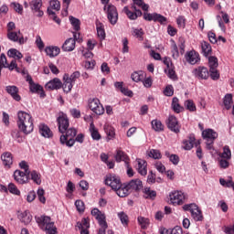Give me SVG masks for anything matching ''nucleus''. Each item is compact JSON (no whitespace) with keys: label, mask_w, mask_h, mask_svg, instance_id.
I'll list each match as a JSON object with an SVG mask.
<instances>
[{"label":"nucleus","mask_w":234,"mask_h":234,"mask_svg":"<svg viewBox=\"0 0 234 234\" xmlns=\"http://www.w3.org/2000/svg\"><path fill=\"white\" fill-rule=\"evenodd\" d=\"M17 127L24 134H30L34 131V119L27 112H17Z\"/></svg>","instance_id":"obj_1"},{"label":"nucleus","mask_w":234,"mask_h":234,"mask_svg":"<svg viewBox=\"0 0 234 234\" xmlns=\"http://www.w3.org/2000/svg\"><path fill=\"white\" fill-rule=\"evenodd\" d=\"M143 193L144 197L148 200H154V198H156V191L151 189V187H144Z\"/></svg>","instance_id":"obj_32"},{"label":"nucleus","mask_w":234,"mask_h":234,"mask_svg":"<svg viewBox=\"0 0 234 234\" xmlns=\"http://www.w3.org/2000/svg\"><path fill=\"white\" fill-rule=\"evenodd\" d=\"M29 90L34 94H39L40 98H45V96H47L45 90H43V86L36 84L35 82L29 86Z\"/></svg>","instance_id":"obj_27"},{"label":"nucleus","mask_w":234,"mask_h":234,"mask_svg":"<svg viewBox=\"0 0 234 234\" xmlns=\"http://www.w3.org/2000/svg\"><path fill=\"white\" fill-rule=\"evenodd\" d=\"M131 78L133 81H135V83H138V81H144L145 79V74L144 71H135L131 75Z\"/></svg>","instance_id":"obj_40"},{"label":"nucleus","mask_w":234,"mask_h":234,"mask_svg":"<svg viewBox=\"0 0 234 234\" xmlns=\"http://www.w3.org/2000/svg\"><path fill=\"white\" fill-rule=\"evenodd\" d=\"M29 6L34 13H37V17H43V11L41 6H43V2L41 0H33L30 2Z\"/></svg>","instance_id":"obj_18"},{"label":"nucleus","mask_w":234,"mask_h":234,"mask_svg":"<svg viewBox=\"0 0 234 234\" xmlns=\"http://www.w3.org/2000/svg\"><path fill=\"white\" fill-rule=\"evenodd\" d=\"M116 162H124L127 164V160H129V157L123 151L118 150L117 154L115 155Z\"/></svg>","instance_id":"obj_43"},{"label":"nucleus","mask_w":234,"mask_h":234,"mask_svg":"<svg viewBox=\"0 0 234 234\" xmlns=\"http://www.w3.org/2000/svg\"><path fill=\"white\" fill-rule=\"evenodd\" d=\"M29 176L31 177V180L34 182V184H37V186H41V174L38 173L36 170H33L29 173Z\"/></svg>","instance_id":"obj_35"},{"label":"nucleus","mask_w":234,"mask_h":234,"mask_svg":"<svg viewBox=\"0 0 234 234\" xmlns=\"http://www.w3.org/2000/svg\"><path fill=\"white\" fill-rule=\"evenodd\" d=\"M4 69H8L9 70H14V69H17V61L16 59H13L10 64H8L5 57V61H4Z\"/></svg>","instance_id":"obj_51"},{"label":"nucleus","mask_w":234,"mask_h":234,"mask_svg":"<svg viewBox=\"0 0 234 234\" xmlns=\"http://www.w3.org/2000/svg\"><path fill=\"white\" fill-rule=\"evenodd\" d=\"M201 48L205 58H207V56H210L212 49H211V45L209 43L206 41L201 42Z\"/></svg>","instance_id":"obj_39"},{"label":"nucleus","mask_w":234,"mask_h":234,"mask_svg":"<svg viewBox=\"0 0 234 234\" xmlns=\"http://www.w3.org/2000/svg\"><path fill=\"white\" fill-rule=\"evenodd\" d=\"M171 107L174 112H176V114H180V112H184V106L180 105V101L176 97H174L172 99Z\"/></svg>","instance_id":"obj_30"},{"label":"nucleus","mask_w":234,"mask_h":234,"mask_svg":"<svg viewBox=\"0 0 234 234\" xmlns=\"http://www.w3.org/2000/svg\"><path fill=\"white\" fill-rule=\"evenodd\" d=\"M66 134L60 136V144L65 145V141L69 138H74L78 134V131L75 128H69L66 130Z\"/></svg>","instance_id":"obj_25"},{"label":"nucleus","mask_w":234,"mask_h":234,"mask_svg":"<svg viewBox=\"0 0 234 234\" xmlns=\"http://www.w3.org/2000/svg\"><path fill=\"white\" fill-rule=\"evenodd\" d=\"M186 110L189 111V112H197V105H195V102L193 100H186L184 103Z\"/></svg>","instance_id":"obj_45"},{"label":"nucleus","mask_w":234,"mask_h":234,"mask_svg":"<svg viewBox=\"0 0 234 234\" xmlns=\"http://www.w3.org/2000/svg\"><path fill=\"white\" fill-rule=\"evenodd\" d=\"M202 137L206 140L207 149L210 151L212 156H215V154H217L218 152L217 150H215V147H213V144H215V140L218 138V133H217L215 130L208 128L203 130Z\"/></svg>","instance_id":"obj_3"},{"label":"nucleus","mask_w":234,"mask_h":234,"mask_svg":"<svg viewBox=\"0 0 234 234\" xmlns=\"http://www.w3.org/2000/svg\"><path fill=\"white\" fill-rule=\"evenodd\" d=\"M165 156L169 158L170 162H172L174 165H178L180 163V157L177 154H170L169 152H165Z\"/></svg>","instance_id":"obj_50"},{"label":"nucleus","mask_w":234,"mask_h":234,"mask_svg":"<svg viewBox=\"0 0 234 234\" xmlns=\"http://www.w3.org/2000/svg\"><path fill=\"white\" fill-rule=\"evenodd\" d=\"M69 21H70V24L72 25L74 30H76L78 32V30H80V25H81V23L80 22V19H78L74 16H69Z\"/></svg>","instance_id":"obj_54"},{"label":"nucleus","mask_w":234,"mask_h":234,"mask_svg":"<svg viewBox=\"0 0 234 234\" xmlns=\"http://www.w3.org/2000/svg\"><path fill=\"white\" fill-rule=\"evenodd\" d=\"M138 222L141 225L142 229H147V228H149V218L138 217Z\"/></svg>","instance_id":"obj_55"},{"label":"nucleus","mask_w":234,"mask_h":234,"mask_svg":"<svg viewBox=\"0 0 234 234\" xmlns=\"http://www.w3.org/2000/svg\"><path fill=\"white\" fill-rule=\"evenodd\" d=\"M90 133L92 140H101V135L98 132V129H96V126H94V122H90Z\"/></svg>","instance_id":"obj_33"},{"label":"nucleus","mask_w":234,"mask_h":234,"mask_svg":"<svg viewBox=\"0 0 234 234\" xmlns=\"http://www.w3.org/2000/svg\"><path fill=\"white\" fill-rule=\"evenodd\" d=\"M114 191L116 195H118V197H120L121 198H125V197H129V195L131 194V190L127 184L122 185L121 183V186H119V188L115 189Z\"/></svg>","instance_id":"obj_22"},{"label":"nucleus","mask_w":234,"mask_h":234,"mask_svg":"<svg viewBox=\"0 0 234 234\" xmlns=\"http://www.w3.org/2000/svg\"><path fill=\"white\" fill-rule=\"evenodd\" d=\"M148 156L154 158V160H160V158H162V154L160 153V150L152 149L148 152Z\"/></svg>","instance_id":"obj_49"},{"label":"nucleus","mask_w":234,"mask_h":234,"mask_svg":"<svg viewBox=\"0 0 234 234\" xmlns=\"http://www.w3.org/2000/svg\"><path fill=\"white\" fill-rule=\"evenodd\" d=\"M74 48H76V40L72 37L66 39L62 45V50H64V52H72Z\"/></svg>","instance_id":"obj_26"},{"label":"nucleus","mask_w":234,"mask_h":234,"mask_svg":"<svg viewBox=\"0 0 234 234\" xmlns=\"http://www.w3.org/2000/svg\"><path fill=\"white\" fill-rule=\"evenodd\" d=\"M170 202L174 204V206H182L184 204V200H186V195L182 191H174L170 193Z\"/></svg>","instance_id":"obj_9"},{"label":"nucleus","mask_w":234,"mask_h":234,"mask_svg":"<svg viewBox=\"0 0 234 234\" xmlns=\"http://www.w3.org/2000/svg\"><path fill=\"white\" fill-rule=\"evenodd\" d=\"M171 52L174 59H178L180 53L178 52V46H176L175 40H171Z\"/></svg>","instance_id":"obj_44"},{"label":"nucleus","mask_w":234,"mask_h":234,"mask_svg":"<svg viewBox=\"0 0 234 234\" xmlns=\"http://www.w3.org/2000/svg\"><path fill=\"white\" fill-rule=\"evenodd\" d=\"M79 229H89L90 228V224L89 223V219L83 218L80 223H78Z\"/></svg>","instance_id":"obj_56"},{"label":"nucleus","mask_w":234,"mask_h":234,"mask_svg":"<svg viewBox=\"0 0 234 234\" xmlns=\"http://www.w3.org/2000/svg\"><path fill=\"white\" fill-rule=\"evenodd\" d=\"M165 72L170 80H173L174 81H176V80H178V77H176V72L173 68H168L167 69H165Z\"/></svg>","instance_id":"obj_52"},{"label":"nucleus","mask_w":234,"mask_h":234,"mask_svg":"<svg viewBox=\"0 0 234 234\" xmlns=\"http://www.w3.org/2000/svg\"><path fill=\"white\" fill-rule=\"evenodd\" d=\"M156 16L157 13H144V19H145V21H155L156 22Z\"/></svg>","instance_id":"obj_60"},{"label":"nucleus","mask_w":234,"mask_h":234,"mask_svg":"<svg viewBox=\"0 0 234 234\" xmlns=\"http://www.w3.org/2000/svg\"><path fill=\"white\" fill-rule=\"evenodd\" d=\"M128 188L131 191H140V189H143L144 184L142 183V180L140 179H132L128 184Z\"/></svg>","instance_id":"obj_23"},{"label":"nucleus","mask_w":234,"mask_h":234,"mask_svg":"<svg viewBox=\"0 0 234 234\" xmlns=\"http://www.w3.org/2000/svg\"><path fill=\"white\" fill-rule=\"evenodd\" d=\"M89 108L90 111H92V112L98 114L99 116H101V114L105 112V108H103V105H101V102H100V99L98 98L90 100Z\"/></svg>","instance_id":"obj_8"},{"label":"nucleus","mask_w":234,"mask_h":234,"mask_svg":"<svg viewBox=\"0 0 234 234\" xmlns=\"http://www.w3.org/2000/svg\"><path fill=\"white\" fill-rule=\"evenodd\" d=\"M219 158L231 160V150L229 149V146L226 145L223 147V153L219 154Z\"/></svg>","instance_id":"obj_42"},{"label":"nucleus","mask_w":234,"mask_h":234,"mask_svg":"<svg viewBox=\"0 0 234 234\" xmlns=\"http://www.w3.org/2000/svg\"><path fill=\"white\" fill-rule=\"evenodd\" d=\"M91 215L92 217H95L96 220H98L99 223L105 221V214L100 211V209L98 208H93L91 210Z\"/></svg>","instance_id":"obj_34"},{"label":"nucleus","mask_w":234,"mask_h":234,"mask_svg":"<svg viewBox=\"0 0 234 234\" xmlns=\"http://www.w3.org/2000/svg\"><path fill=\"white\" fill-rule=\"evenodd\" d=\"M61 87L64 92H66L67 94H69V92H70V90H72V88L74 87V83L70 80V75H69L68 73L64 74L63 76V82Z\"/></svg>","instance_id":"obj_19"},{"label":"nucleus","mask_w":234,"mask_h":234,"mask_svg":"<svg viewBox=\"0 0 234 234\" xmlns=\"http://www.w3.org/2000/svg\"><path fill=\"white\" fill-rule=\"evenodd\" d=\"M35 43L39 50H43L45 48V43L43 42V39H41V37L39 35L36 37Z\"/></svg>","instance_id":"obj_62"},{"label":"nucleus","mask_w":234,"mask_h":234,"mask_svg":"<svg viewBox=\"0 0 234 234\" xmlns=\"http://www.w3.org/2000/svg\"><path fill=\"white\" fill-rule=\"evenodd\" d=\"M104 182L105 185L109 186L113 191L122 186V180L120 179V176L112 174L106 176Z\"/></svg>","instance_id":"obj_6"},{"label":"nucleus","mask_w":234,"mask_h":234,"mask_svg":"<svg viewBox=\"0 0 234 234\" xmlns=\"http://www.w3.org/2000/svg\"><path fill=\"white\" fill-rule=\"evenodd\" d=\"M57 122H58L59 133H61V134H65L69 125V118L62 113L60 116L58 117Z\"/></svg>","instance_id":"obj_14"},{"label":"nucleus","mask_w":234,"mask_h":234,"mask_svg":"<svg viewBox=\"0 0 234 234\" xmlns=\"http://www.w3.org/2000/svg\"><path fill=\"white\" fill-rule=\"evenodd\" d=\"M132 11L129 10V7L124 6L122 12L126 14L127 17H129L132 21L138 19V17H142V10L136 8V5L131 6Z\"/></svg>","instance_id":"obj_10"},{"label":"nucleus","mask_w":234,"mask_h":234,"mask_svg":"<svg viewBox=\"0 0 234 234\" xmlns=\"http://www.w3.org/2000/svg\"><path fill=\"white\" fill-rule=\"evenodd\" d=\"M195 144V137H189V140L183 141V149L185 151H191L193 145Z\"/></svg>","instance_id":"obj_41"},{"label":"nucleus","mask_w":234,"mask_h":234,"mask_svg":"<svg viewBox=\"0 0 234 234\" xmlns=\"http://www.w3.org/2000/svg\"><path fill=\"white\" fill-rule=\"evenodd\" d=\"M104 131L107 135V138H106L107 142H109L111 140H114V138L116 136V132L114 130V127L109 126V125H104Z\"/></svg>","instance_id":"obj_31"},{"label":"nucleus","mask_w":234,"mask_h":234,"mask_svg":"<svg viewBox=\"0 0 234 234\" xmlns=\"http://www.w3.org/2000/svg\"><path fill=\"white\" fill-rule=\"evenodd\" d=\"M7 38L9 41H13V43H19V45H24L25 43V37H23V34H21V30L17 31H10L7 33Z\"/></svg>","instance_id":"obj_15"},{"label":"nucleus","mask_w":234,"mask_h":234,"mask_svg":"<svg viewBox=\"0 0 234 234\" xmlns=\"http://www.w3.org/2000/svg\"><path fill=\"white\" fill-rule=\"evenodd\" d=\"M118 218H120L122 226H127L129 224V216L123 211L117 214Z\"/></svg>","instance_id":"obj_48"},{"label":"nucleus","mask_w":234,"mask_h":234,"mask_svg":"<svg viewBox=\"0 0 234 234\" xmlns=\"http://www.w3.org/2000/svg\"><path fill=\"white\" fill-rule=\"evenodd\" d=\"M219 184H221L225 187H232V189H234V182L233 181H226L224 178H220Z\"/></svg>","instance_id":"obj_64"},{"label":"nucleus","mask_w":234,"mask_h":234,"mask_svg":"<svg viewBox=\"0 0 234 234\" xmlns=\"http://www.w3.org/2000/svg\"><path fill=\"white\" fill-rule=\"evenodd\" d=\"M36 222L38 225V228L42 231H46V234H58V228L54 226V222L48 216H40L36 217Z\"/></svg>","instance_id":"obj_2"},{"label":"nucleus","mask_w":234,"mask_h":234,"mask_svg":"<svg viewBox=\"0 0 234 234\" xmlns=\"http://www.w3.org/2000/svg\"><path fill=\"white\" fill-rule=\"evenodd\" d=\"M50 8L53 10L59 11L61 10V4L59 3L58 0H50L49 2Z\"/></svg>","instance_id":"obj_57"},{"label":"nucleus","mask_w":234,"mask_h":234,"mask_svg":"<svg viewBox=\"0 0 234 234\" xmlns=\"http://www.w3.org/2000/svg\"><path fill=\"white\" fill-rule=\"evenodd\" d=\"M104 10H107V17L111 25L118 23V10L113 5H104Z\"/></svg>","instance_id":"obj_7"},{"label":"nucleus","mask_w":234,"mask_h":234,"mask_svg":"<svg viewBox=\"0 0 234 234\" xmlns=\"http://www.w3.org/2000/svg\"><path fill=\"white\" fill-rule=\"evenodd\" d=\"M5 91L7 92V94H10L11 98H13L15 101H21V95H19V88H17V86H6Z\"/></svg>","instance_id":"obj_17"},{"label":"nucleus","mask_w":234,"mask_h":234,"mask_svg":"<svg viewBox=\"0 0 234 234\" xmlns=\"http://www.w3.org/2000/svg\"><path fill=\"white\" fill-rule=\"evenodd\" d=\"M28 176H30V174H27V172H22L21 170H16L14 172V178L17 184H28Z\"/></svg>","instance_id":"obj_16"},{"label":"nucleus","mask_w":234,"mask_h":234,"mask_svg":"<svg viewBox=\"0 0 234 234\" xmlns=\"http://www.w3.org/2000/svg\"><path fill=\"white\" fill-rule=\"evenodd\" d=\"M19 218L21 222H23L26 225L30 224V222H32V215H30V212L27 210L19 215Z\"/></svg>","instance_id":"obj_36"},{"label":"nucleus","mask_w":234,"mask_h":234,"mask_svg":"<svg viewBox=\"0 0 234 234\" xmlns=\"http://www.w3.org/2000/svg\"><path fill=\"white\" fill-rule=\"evenodd\" d=\"M137 171L139 175H142V176H145L147 175V162L143 159H137Z\"/></svg>","instance_id":"obj_28"},{"label":"nucleus","mask_w":234,"mask_h":234,"mask_svg":"<svg viewBox=\"0 0 234 234\" xmlns=\"http://www.w3.org/2000/svg\"><path fill=\"white\" fill-rule=\"evenodd\" d=\"M45 52L48 58H56L59 56V52H61V49L58 46H48L45 48Z\"/></svg>","instance_id":"obj_24"},{"label":"nucleus","mask_w":234,"mask_h":234,"mask_svg":"<svg viewBox=\"0 0 234 234\" xmlns=\"http://www.w3.org/2000/svg\"><path fill=\"white\" fill-rule=\"evenodd\" d=\"M166 125L172 133H176L178 134L180 133V123L178 122V119L175 115H169L166 121Z\"/></svg>","instance_id":"obj_11"},{"label":"nucleus","mask_w":234,"mask_h":234,"mask_svg":"<svg viewBox=\"0 0 234 234\" xmlns=\"http://www.w3.org/2000/svg\"><path fill=\"white\" fill-rule=\"evenodd\" d=\"M8 191L11 192L13 195H21V191H19V189H17V186H16V185H14V183H10L8 185Z\"/></svg>","instance_id":"obj_59"},{"label":"nucleus","mask_w":234,"mask_h":234,"mask_svg":"<svg viewBox=\"0 0 234 234\" xmlns=\"http://www.w3.org/2000/svg\"><path fill=\"white\" fill-rule=\"evenodd\" d=\"M134 6H139V8H142L144 12H147L149 10V5L145 4L144 0H133Z\"/></svg>","instance_id":"obj_47"},{"label":"nucleus","mask_w":234,"mask_h":234,"mask_svg":"<svg viewBox=\"0 0 234 234\" xmlns=\"http://www.w3.org/2000/svg\"><path fill=\"white\" fill-rule=\"evenodd\" d=\"M1 160L5 167H10L14 164V157L10 152H5L1 155Z\"/></svg>","instance_id":"obj_29"},{"label":"nucleus","mask_w":234,"mask_h":234,"mask_svg":"<svg viewBox=\"0 0 234 234\" xmlns=\"http://www.w3.org/2000/svg\"><path fill=\"white\" fill-rule=\"evenodd\" d=\"M61 85H62L61 80L55 78L49 80L48 82H47L45 87L48 90H59V89H61Z\"/></svg>","instance_id":"obj_20"},{"label":"nucleus","mask_w":234,"mask_h":234,"mask_svg":"<svg viewBox=\"0 0 234 234\" xmlns=\"http://www.w3.org/2000/svg\"><path fill=\"white\" fill-rule=\"evenodd\" d=\"M192 74L195 78H197V80H207V78H209V70L204 66L194 69Z\"/></svg>","instance_id":"obj_12"},{"label":"nucleus","mask_w":234,"mask_h":234,"mask_svg":"<svg viewBox=\"0 0 234 234\" xmlns=\"http://www.w3.org/2000/svg\"><path fill=\"white\" fill-rule=\"evenodd\" d=\"M219 167L221 169H228L229 167V159H219L218 160Z\"/></svg>","instance_id":"obj_63"},{"label":"nucleus","mask_w":234,"mask_h":234,"mask_svg":"<svg viewBox=\"0 0 234 234\" xmlns=\"http://www.w3.org/2000/svg\"><path fill=\"white\" fill-rule=\"evenodd\" d=\"M38 133L43 136V138H52V136H54L52 130H50L48 125L45 123H40L38 125Z\"/></svg>","instance_id":"obj_21"},{"label":"nucleus","mask_w":234,"mask_h":234,"mask_svg":"<svg viewBox=\"0 0 234 234\" xmlns=\"http://www.w3.org/2000/svg\"><path fill=\"white\" fill-rule=\"evenodd\" d=\"M132 35L138 39H144V29L142 28H132Z\"/></svg>","instance_id":"obj_53"},{"label":"nucleus","mask_w":234,"mask_h":234,"mask_svg":"<svg viewBox=\"0 0 234 234\" xmlns=\"http://www.w3.org/2000/svg\"><path fill=\"white\" fill-rule=\"evenodd\" d=\"M223 105L227 111H229V109H231V105H233V95L229 93L226 94L223 99Z\"/></svg>","instance_id":"obj_37"},{"label":"nucleus","mask_w":234,"mask_h":234,"mask_svg":"<svg viewBox=\"0 0 234 234\" xmlns=\"http://www.w3.org/2000/svg\"><path fill=\"white\" fill-rule=\"evenodd\" d=\"M185 58L189 65H197V63H200V54L195 50L187 51L185 54Z\"/></svg>","instance_id":"obj_13"},{"label":"nucleus","mask_w":234,"mask_h":234,"mask_svg":"<svg viewBox=\"0 0 234 234\" xmlns=\"http://www.w3.org/2000/svg\"><path fill=\"white\" fill-rule=\"evenodd\" d=\"M208 69L211 80L217 81L220 80V73L218 72V58L215 56L208 57Z\"/></svg>","instance_id":"obj_5"},{"label":"nucleus","mask_w":234,"mask_h":234,"mask_svg":"<svg viewBox=\"0 0 234 234\" xmlns=\"http://www.w3.org/2000/svg\"><path fill=\"white\" fill-rule=\"evenodd\" d=\"M99 226L101 228L99 229L98 234H105L107 231V228H109V225H107V221H101L99 223Z\"/></svg>","instance_id":"obj_58"},{"label":"nucleus","mask_w":234,"mask_h":234,"mask_svg":"<svg viewBox=\"0 0 234 234\" xmlns=\"http://www.w3.org/2000/svg\"><path fill=\"white\" fill-rule=\"evenodd\" d=\"M151 124H152V128L156 133H160V131H164V124H162V122H160L159 120H153L151 122Z\"/></svg>","instance_id":"obj_46"},{"label":"nucleus","mask_w":234,"mask_h":234,"mask_svg":"<svg viewBox=\"0 0 234 234\" xmlns=\"http://www.w3.org/2000/svg\"><path fill=\"white\" fill-rule=\"evenodd\" d=\"M12 8L17 12V14H23V5L17 2L11 3Z\"/></svg>","instance_id":"obj_61"},{"label":"nucleus","mask_w":234,"mask_h":234,"mask_svg":"<svg viewBox=\"0 0 234 234\" xmlns=\"http://www.w3.org/2000/svg\"><path fill=\"white\" fill-rule=\"evenodd\" d=\"M8 58H13V59H23V54L16 48H11L7 51Z\"/></svg>","instance_id":"obj_38"},{"label":"nucleus","mask_w":234,"mask_h":234,"mask_svg":"<svg viewBox=\"0 0 234 234\" xmlns=\"http://www.w3.org/2000/svg\"><path fill=\"white\" fill-rule=\"evenodd\" d=\"M184 211H190L192 218L196 222H202L204 216H202V210L195 203L186 204L183 207Z\"/></svg>","instance_id":"obj_4"}]
</instances>
